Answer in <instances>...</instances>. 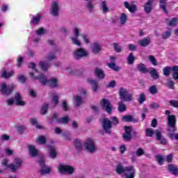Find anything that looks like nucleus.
<instances>
[{
    "instance_id": "1",
    "label": "nucleus",
    "mask_w": 178,
    "mask_h": 178,
    "mask_svg": "<svg viewBox=\"0 0 178 178\" xmlns=\"http://www.w3.org/2000/svg\"><path fill=\"white\" fill-rule=\"evenodd\" d=\"M115 172L118 175H124L125 178H135L136 170L133 165L123 166V164L119 163L115 166Z\"/></svg>"
},
{
    "instance_id": "2",
    "label": "nucleus",
    "mask_w": 178,
    "mask_h": 178,
    "mask_svg": "<svg viewBox=\"0 0 178 178\" xmlns=\"http://www.w3.org/2000/svg\"><path fill=\"white\" fill-rule=\"evenodd\" d=\"M9 160L8 159H3L1 165L2 166H5L4 170H8V168L10 169L12 173H16L19 169L22 168V165H23V160L20 158H15L14 159V162L11 164H8Z\"/></svg>"
},
{
    "instance_id": "3",
    "label": "nucleus",
    "mask_w": 178,
    "mask_h": 178,
    "mask_svg": "<svg viewBox=\"0 0 178 178\" xmlns=\"http://www.w3.org/2000/svg\"><path fill=\"white\" fill-rule=\"evenodd\" d=\"M167 136L170 138H173V136L175 135V131H177V128H176V116L169 115L167 118Z\"/></svg>"
},
{
    "instance_id": "4",
    "label": "nucleus",
    "mask_w": 178,
    "mask_h": 178,
    "mask_svg": "<svg viewBox=\"0 0 178 178\" xmlns=\"http://www.w3.org/2000/svg\"><path fill=\"white\" fill-rule=\"evenodd\" d=\"M124 133L122 134V138L124 141H131V138H137L138 133L133 129V127L125 126Z\"/></svg>"
},
{
    "instance_id": "5",
    "label": "nucleus",
    "mask_w": 178,
    "mask_h": 178,
    "mask_svg": "<svg viewBox=\"0 0 178 178\" xmlns=\"http://www.w3.org/2000/svg\"><path fill=\"white\" fill-rule=\"evenodd\" d=\"M15 88H16V86L13 83L6 85V83H2L0 84V92L3 97H9Z\"/></svg>"
},
{
    "instance_id": "6",
    "label": "nucleus",
    "mask_w": 178,
    "mask_h": 178,
    "mask_svg": "<svg viewBox=\"0 0 178 178\" xmlns=\"http://www.w3.org/2000/svg\"><path fill=\"white\" fill-rule=\"evenodd\" d=\"M84 148L89 154H94L98 150V148H97V145H95V140L92 138H88L86 140Z\"/></svg>"
},
{
    "instance_id": "7",
    "label": "nucleus",
    "mask_w": 178,
    "mask_h": 178,
    "mask_svg": "<svg viewBox=\"0 0 178 178\" xmlns=\"http://www.w3.org/2000/svg\"><path fill=\"white\" fill-rule=\"evenodd\" d=\"M38 163H39V166L40 169H39V172L42 176L44 175H49L52 168L51 167H47L45 165V160H44V156H40V160L38 161Z\"/></svg>"
},
{
    "instance_id": "8",
    "label": "nucleus",
    "mask_w": 178,
    "mask_h": 178,
    "mask_svg": "<svg viewBox=\"0 0 178 178\" xmlns=\"http://www.w3.org/2000/svg\"><path fill=\"white\" fill-rule=\"evenodd\" d=\"M120 99H123L126 102L133 101L134 95L129 93V90L124 88H120L119 90Z\"/></svg>"
},
{
    "instance_id": "9",
    "label": "nucleus",
    "mask_w": 178,
    "mask_h": 178,
    "mask_svg": "<svg viewBox=\"0 0 178 178\" xmlns=\"http://www.w3.org/2000/svg\"><path fill=\"white\" fill-rule=\"evenodd\" d=\"M101 106L104 111H106L107 113L111 115L112 111H113V106L111 104V102L108 99H103L101 102Z\"/></svg>"
},
{
    "instance_id": "10",
    "label": "nucleus",
    "mask_w": 178,
    "mask_h": 178,
    "mask_svg": "<svg viewBox=\"0 0 178 178\" xmlns=\"http://www.w3.org/2000/svg\"><path fill=\"white\" fill-rule=\"evenodd\" d=\"M87 56H88V52L83 48L77 49L74 53V58L77 60L81 59V58H87Z\"/></svg>"
},
{
    "instance_id": "11",
    "label": "nucleus",
    "mask_w": 178,
    "mask_h": 178,
    "mask_svg": "<svg viewBox=\"0 0 178 178\" xmlns=\"http://www.w3.org/2000/svg\"><path fill=\"white\" fill-rule=\"evenodd\" d=\"M103 130H104L105 133L107 134H111V129H112V122L108 118H104L103 120H100Z\"/></svg>"
},
{
    "instance_id": "12",
    "label": "nucleus",
    "mask_w": 178,
    "mask_h": 178,
    "mask_svg": "<svg viewBox=\"0 0 178 178\" xmlns=\"http://www.w3.org/2000/svg\"><path fill=\"white\" fill-rule=\"evenodd\" d=\"M60 6L58 1H53L50 8V15L54 17L59 16Z\"/></svg>"
},
{
    "instance_id": "13",
    "label": "nucleus",
    "mask_w": 178,
    "mask_h": 178,
    "mask_svg": "<svg viewBox=\"0 0 178 178\" xmlns=\"http://www.w3.org/2000/svg\"><path fill=\"white\" fill-rule=\"evenodd\" d=\"M155 136L156 141H159L160 144L162 145H168V140H166V138L162 136V131L161 129H156L155 131Z\"/></svg>"
},
{
    "instance_id": "14",
    "label": "nucleus",
    "mask_w": 178,
    "mask_h": 178,
    "mask_svg": "<svg viewBox=\"0 0 178 178\" xmlns=\"http://www.w3.org/2000/svg\"><path fill=\"white\" fill-rule=\"evenodd\" d=\"M74 37L71 38L72 43L77 47L81 46V42L79 40V35H80V31L77 27L74 28Z\"/></svg>"
},
{
    "instance_id": "15",
    "label": "nucleus",
    "mask_w": 178,
    "mask_h": 178,
    "mask_svg": "<svg viewBox=\"0 0 178 178\" xmlns=\"http://www.w3.org/2000/svg\"><path fill=\"white\" fill-rule=\"evenodd\" d=\"M47 86L50 88H59V80L56 77L50 78L47 81Z\"/></svg>"
},
{
    "instance_id": "16",
    "label": "nucleus",
    "mask_w": 178,
    "mask_h": 178,
    "mask_svg": "<svg viewBox=\"0 0 178 178\" xmlns=\"http://www.w3.org/2000/svg\"><path fill=\"white\" fill-rule=\"evenodd\" d=\"M22 98L23 97H22V95H20V92H15V105H17V106H24L26 105V102L22 99Z\"/></svg>"
},
{
    "instance_id": "17",
    "label": "nucleus",
    "mask_w": 178,
    "mask_h": 178,
    "mask_svg": "<svg viewBox=\"0 0 178 178\" xmlns=\"http://www.w3.org/2000/svg\"><path fill=\"white\" fill-rule=\"evenodd\" d=\"M34 80H38L39 83H40L42 86H47V84H48L49 79H47V76H45L44 74H40L34 77Z\"/></svg>"
},
{
    "instance_id": "18",
    "label": "nucleus",
    "mask_w": 178,
    "mask_h": 178,
    "mask_svg": "<svg viewBox=\"0 0 178 178\" xmlns=\"http://www.w3.org/2000/svg\"><path fill=\"white\" fill-rule=\"evenodd\" d=\"M124 6L126 8V9H128L130 13H136V12H137V5L136 4L130 5L129 2L124 1Z\"/></svg>"
},
{
    "instance_id": "19",
    "label": "nucleus",
    "mask_w": 178,
    "mask_h": 178,
    "mask_svg": "<svg viewBox=\"0 0 178 178\" xmlns=\"http://www.w3.org/2000/svg\"><path fill=\"white\" fill-rule=\"evenodd\" d=\"M29 155L32 158H35V156H38L40 155V151L35 148V146L29 145Z\"/></svg>"
},
{
    "instance_id": "20",
    "label": "nucleus",
    "mask_w": 178,
    "mask_h": 178,
    "mask_svg": "<svg viewBox=\"0 0 178 178\" xmlns=\"http://www.w3.org/2000/svg\"><path fill=\"white\" fill-rule=\"evenodd\" d=\"M154 2V0H148L145 4L144 10L147 15H149V13L152 12V4Z\"/></svg>"
},
{
    "instance_id": "21",
    "label": "nucleus",
    "mask_w": 178,
    "mask_h": 178,
    "mask_svg": "<svg viewBox=\"0 0 178 178\" xmlns=\"http://www.w3.org/2000/svg\"><path fill=\"white\" fill-rule=\"evenodd\" d=\"M168 169L171 175H173L174 176H178V167L177 165L171 163L168 165Z\"/></svg>"
},
{
    "instance_id": "22",
    "label": "nucleus",
    "mask_w": 178,
    "mask_h": 178,
    "mask_svg": "<svg viewBox=\"0 0 178 178\" xmlns=\"http://www.w3.org/2000/svg\"><path fill=\"white\" fill-rule=\"evenodd\" d=\"M39 67L42 72H47L51 67V63L48 61H40Z\"/></svg>"
},
{
    "instance_id": "23",
    "label": "nucleus",
    "mask_w": 178,
    "mask_h": 178,
    "mask_svg": "<svg viewBox=\"0 0 178 178\" xmlns=\"http://www.w3.org/2000/svg\"><path fill=\"white\" fill-rule=\"evenodd\" d=\"M88 83L92 86V90L94 92H97L98 91V88H99V86H98V82L97 81L92 79H88Z\"/></svg>"
},
{
    "instance_id": "24",
    "label": "nucleus",
    "mask_w": 178,
    "mask_h": 178,
    "mask_svg": "<svg viewBox=\"0 0 178 178\" xmlns=\"http://www.w3.org/2000/svg\"><path fill=\"white\" fill-rule=\"evenodd\" d=\"M95 76L99 80L105 79V72L100 68H96L95 70Z\"/></svg>"
},
{
    "instance_id": "25",
    "label": "nucleus",
    "mask_w": 178,
    "mask_h": 178,
    "mask_svg": "<svg viewBox=\"0 0 178 178\" xmlns=\"http://www.w3.org/2000/svg\"><path fill=\"white\" fill-rule=\"evenodd\" d=\"M137 70L140 73H142L143 74H147L149 72V70H147V67H145V64L140 63L137 65Z\"/></svg>"
},
{
    "instance_id": "26",
    "label": "nucleus",
    "mask_w": 178,
    "mask_h": 178,
    "mask_svg": "<svg viewBox=\"0 0 178 178\" xmlns=\"http://www.w3.org/2000/svg\"><path fill=\"white\" fill-rule=\"evenodd\" d=\"M122 122H127L128 123H130L131 122H134V123H137L138 122V119H134L133 118V115H127L122 116Z\"/></svg>"
},
{
    "instance_id": "27",
    "label": "nucleus",
    "mask_w": 178,
    "mask_h": 178,
    "mask_svg": "<svg viewBox=\"0 0 178 178\" xmlns=\"http://www.w3.org/2000/svg\"><path fill=\"white\" fill-rule=\"evenodd\" d=\"M138 43L140 47L145 48V47H148L151 44V39L149 38H145L139 40Z\"/></svg>"
},
{
    "instance_id": "28",
    "label": "nucleus",
    "mask_w": 178,
    "mask_h": 178,
    "mask_svg": "<svg viewBox=\"0 0 178 178\" xmlns=\"http://www.w3.org/2000/svg\"><path fill=\"white\" fill-rule=\"evenodd\" d=\"M74 105L76 108H79L83 104V98L80 95L74 96Z\"/></svg>"
},
{
    "instance_id": "29",
    "label": "nucleus",
    "mask_w": 178,
    "mask_h": 178,
    "mask_svg": "<svg viewBox=\"0 0 178 178\" xmlns=\"http://www.w3.org/2000/svg\"><path fill=\"white\" fill-rule=\"evenodd\" d=\"M67 167V165H66L65 163H60L57 167L58 173H60V175H66Z\"/></svg>"
},
{
    "instance_id": "30",
    "label": "nucleus",
    "mask_w": 178,
    "mask_h": 178,
    "mask_svg": "<svg viewBox=\"0 0 178 178\" xmlns=\"http://www.w3.org/2000/svg\"><path fill=\"white\" fill-rule=\"evenodd\" d=\"M49 155L51 159L56 158L58 153H56V149L54 146H49Z\"/></svg>"
},
{
    "instance_id": "31",
    "label": "nucleus",
    "mask_w": 178,
    "mask_h": 178,
    "mask_svg": "<svg viewBox=\"0 0 178 178\" xmlns=\"http://www.w3.org/2000/svg\"><path fill=\"white\" fill-rule=\"evenodd\" d=\"M91 50L92 54H98L99 52H101V46L99 45V43H92V44L91 45Z\"/></svg>"
},
{
    "instance_id": "32",
    "label": "nucleus",
    "mask_w": 178,
    "mask_h": 178,
    "mask_svg": "<svg viewBox=\"0 0 178 178\" xmlns=\"http://www.w3.org/2000/svg\"><path fill=\"white\" fill-rule=\"evenodd\" d=\"M40 20H41V15H40V14H38L35 16L32 17L30 24H33V26H37L38 23H40Z\"/></svg>"
},
{
    "instance_id": "33",
    "label": "nucleus",
    "mask_w": 178,
    "mask_h": 178,
    "mask_svg": "<svg viewBox=\"0 0 178 178\" xmlns=\"http://www.w3.org/2000/svg\"><path fill=\"white\" fill-rule=\"evenodd\" d=\"M15 75V71L12 70L9 72H8V71L6 70H3L1 72V77L2 79H10V77H12L13 76Z\"/></svg>"
},
{
    "instance_id": "34",
    "label": "nucleus",
    "mask_w": 178,
    "mask_h": 178,
    "mask_svg": "<svg viewBox=\"0 0 178 178\" xmlns=\"http://www.w3.org/2000/svg\"><path fill=\"white\" fill-rule=\"evenodd\" d=\"M165 22L170 27H175L178 24V18L177 17H173L172 18L171 21L169 22V18L165 19Z\"/></svg>"
},
{
    "instance_id": "35",
    "label": "nucleus",
    "mask_w": 178,
    "mask_h": 178,
    "mask_svg": "<svg viewBox=\"0 0 178 178\" xmlns=\"http://www.w3.org/2000/svg\"><path fill=\"white\" fill-rule=\"evenodd\" d=\"M100 9L102 10V13H108L109 12V7H108V4L106 3V1H102Z\"/></svg>"
},
{
    "instance_id": "36",
    "label": "nucleus",
    "mask_w": 178,
    "mask_h": 178,
    "mask_svg": "<svg viewBox=\"0 0 178 178\" xmlns=\"http://www.w3.org/2000/svg\"><path fill=\"white\" fill-rule=\"evenodd\" d=\"M58 113H54L51 115V118L48 119V122L49 123V124H54V123H56V122L58 123V120H59L58 118Z\"/></svg>"
},
{
    "instance_id": "37",
    "label": "nucleus",
    "mask_w": 178,
    "mask_h": 178,
    "mask_svg": "<svg viewBox=\"0 0 178 178\" xmlns=\"http://www.w3.org/2000/svg\"><path fill=\"white\" fill-rule=\"evenodd\" d=\"M172 79L174 80H178V66L175 65L172 67Z\"/></svg>"
},
{
    "instance_id": "38",
    "label": "nucleus",
    "mask_w": 178,
    "mask_h": 178,
    "mask_svg": "<svg viewBox=\"0 0 178 178\" xmlns=\"http://www.w3.org/2000/svg\"><path fill=\"white\" fill-rule=\"evenodd\" d=\"M152 70L149 72L150 76L154 79V80H158L159 79V74L155 68H151Z\"/></svg>"
},
{
    "instance_id": "39",
    "label": "nucleus",
    "mask_w": 178,
    "mask_h": 178,
    "mask_svg": "<svg viewBox=\"0 0 178 178\" xmlns=\"http://www.w3.org/2000/svg\"><path fill=\"white\" fill-rule=\"evenodd\" d=\"M35 35H38V37H42V35H44V34H47V30L42 27L39 28L35 31Z\"/></svg>"
},
{
    "instance_id": "40",
    "label": "nucleus",
    "mask_w": 178,
    "mask_h": 178,
    "mask_svg": "<svg viewBox=\"0 0 178 178\" xmlns=\"http://www.w3.org/2000/svg\"><path fill=\"white\" fill-rule=\"evenodd\" d=\"M166 2H168V0H159L161 9H162L165 13L168 14V10L166 9Z\"/></svg>"
},
{
    "instance_id": "41",
    "label": "nucleus",
    "mask_w": 178,
    "mask_h": 178,
    "mask_svg": "<svg viewBox=\"0 0 178 178\" xmlns=\"http://www.w3.org/2000/svg\"><path fill=\"white\" fill-rule=\"evenodd\" d=\"M127 108L126 107V104H124V102L123 101H120L118 102V111L119 112H125L127 111Z\"/></svg>"
},
{
    "instance_id": "42",
    "label": "nucleus",
    "mask_w": 178,
    "mask_h": 178,
    "mask_svg": "<svg viewBox=\"0 0 178 178\" xmlns=\"http://www.w3.org/2000/svg\"><path fill=\"white\" fill-rule=\"evenodd\" d=\"M166 159V156L165 155H160L158 154L156 156V160L157 161L159 165H163V161Z\"/></svg>"
},
{
    "instance_id": "43",
    "label": "nucleus",
    "mask_w": 178,
    "mask_h": 178,
    "mask_svg": "<svg viewBox=\"0 0 178 178\" xmlns=\"http://www.w3.org/2000/svg\"><path fill=\"white\" fill-rule=\"evenodd\" d=\"M47 143V138L44 136H41L37 138L36 144L44 145Z\"/></svg>"
},
{
    "instance_id": "44",
    "label": "nucleus",
    "mask_w": 178,
    "mask_h": 178,
    "mask_svg": "<svg viewBox=\"0 0 178 178\" xmlns=\"http://www.w3.org/2000/svg\"><path fill=\"white\" fill-rule=\"evenodd\" d=\"M48 108H49V105L47 103H44L41 108L40 115H47L48 112Z\"/></svg>"
},
{
    "instance_id": "45",
    "label": "nucleus",
    "mask_w": 178,
    "mask_h": 178,
    "mask_svg": "<svg viewBox=\"0 0 178 178\" xmlns=\"http://www.w3.org/2000/svg\"><path fill=\"white\" fill-rule=\"evenodd\" d=\"M75 148L77 151L83 150V144L81 143V140L79 139L75 140Z\"/></svg>"
},
{
    "instance_id": "46",
    "label": "nucleus",
    "mask_w": 178,
    "mask_h": 178,
    "mask_svg": "<svg viewBox=\"0 0 178 178\" xmlns=\"http://www.w3.org/2000/svg\"><path fill=\"white\" fill-rule=\"evenodd\" d=\"M70 120L69 119V117L65 116V117H63L61 118H58V123L63 124H67V123H69Z\"/></svg>"
},
{
    "instance_id": "47",
    "label": "nucleus",
    "mask_w": 178,
    "mask_h": 178,
    "mask_svg": "<svg viewBox=\"0 0 178 178\" xmlns=\"http://www.w3.org/2000/svg\"><path fill=\"white\" fill-rule=\"evenodd\" d=\"M163 72L165 77H169L170 76V72H172V67L166 66L163 68Z\"/></svg>"
},
{
    "instance_id": "48",
    "label": "nucleus",
    "mask_w": 178,
    "mask_h": 178,
    "mask_svg": "<svg viewBox=\"0 0 178 178\" xmlns=\"http://www.w3.org/2000/svg\"><path fill=\"white\" fill-rule=\"evenodd\" d=\"M149 92L152 94V95H155L156 94H158V88H156V86L153 85L150 86L149 88Z\"/></svg>"
},
{
    "instance_id": "49",
    "label": "nucleus",
    "mask_w": 178,
    "mask_h": 178,
    "mask_svg": "<svg viewBox=\"0 0 178 178\" xmlns=\"http://www.w3.org/2000/svg\"><path fill=\"white\" fill-rule=\"evenodd\" d=\"M126 22H127V15L126 13H122L120 17V24H126Z\"/></svg>"
},
{
    "instance_id": "50",
    "label": "nucleus",
    "mask_w": 178,
    "mask_h": 178,
    "mask_svg": "<svg viewBox=\"0 0 178 178\" xmlns=\"http://www.w3.org/2000/svg\"><path fill=\"white\" fill-rule=\"evenodd\" d=\"M134 60H136V57L133 55V53H130L129 56L127 57V63L129 65H133L134 63Z\"/></svg>"
},
{
    "instance_id": "51",
    "label": "nucleus",
    "mask_w": 178,
    "mask_h": 178,
    "mask_svg": "<svg viewBox=\"0 0 178 178\" xmlns=\"http://www.w3.org/2000/svg\"><path fill=\"white\" fill-rule=\"evenodd\" d=\"M51 104H53L54 106H56V105L59 104V96L58 95L52 96Z\"/></svg>"
},
{
    "instance_id": "52",
    "label": "nucleus",
    "mask_w": 178,
    "mask_h": 178,
    "mask_svg": "<svg viewBox=\"0 0 178 178\" xmlns=\"http://www.w3.org/2000/svg\"><path fill=\"white\" fill-rule=\"evenodd\" d=\"M74 173V168L67 165V168L65 169V175H73Z\"/></svg>"
},
{
    "instance_id": "53",
    "label": "nucleus",
    "mask_w": 178,
    "mask_h": 178,
    "mask_svg": "<svg viewBox=\"0 0 178 178\" xmlns=\"http://www.w3.org/2000/svg\"><path fill=\"white\" fill-rule=\"evenodd\" d=\"M113 48L118 54H120L123 51L122 46L119 45L118 43H113Z\"/></svg>"
},
{
    "instance_id": "54",
    "label": "nucleus",
    "mask_w": 178,
    "mask_h": 178,
    "mask_svg": "<svg viewBox=\"0 0 178 178\" xmlns=\"http://www.w3.org/2000/svg\"><path fill=\"white\" fill-rule=\"evenodd\" d=\"M167 86L168 88L171 90H175V81H172L171 78L167 79Z\"/></svg>"
},
{
    "instance_id": "55",
    "label": "nucleus",
    "mask_w": 178,
    "mask_h": 178,
    "mask_svg": "<svg viewBox=\"0 0 178 178\" xmlns=\"http://www.w3.org/2000/svg\"><path fill=\"white\" fill-rule=\"evenodd\" d=\"M86 6L90 13H92V12H94V4L92 3V1H88L86 3Z\"/></svg>"
},
{
    "instance_id": "56",
    "label": "nucleus",
    "mask_w": 178,
    "mask_h": 178,
    "mask_svg": "<svg viewBox=\"0 0 178 178\" xmlns=\"http://www.w3.org/2000/svg\"><path fill=\"white\" fill-rule=\"evenodd\" d=\"M17 80H18V81H20V83H22V84H24V83H26V81H27V78L24 75H18L17 76Z\"/></svg>"
},
{
    "instance_id": "57",
    "label": "nucleus",
    "mask_w": 178,
    "mask_h": 178,
    "mask_svg": "<svg viewBox=\"0 0 178 178\" xmlns=\"http://www.w3.org/2000/svg\"><path fill=\"white\" fill-rule=\"evenodd\" d=\"M148 58L149 60L151 62L152 64H153L154 66H158V61L154 56H149Z\"/></svg>"
},
{
    "instance_id": "58",
    "label": "nucleus",
    "mask_w": 178,
    "mask_h": 178,
    "mask_svg": "<svg viewBox=\"0 0 178 178\" xmlns=\"http://www.w3.org/2000/svg\"><path fill=\"white\" fill-rule=\"evenodd\" d=\"M145 101H147V97L144 93H141L139 96L138 102L139 104H143Z\"/></svg>"
},
{
    "instance_id": "59",
    "label": "nucleus",
    "mask_w": 178,
    "mask_h": 178,
    "mask_svg": "<svg viewBox=\"0 0 178 178\" xmlns=\"http://www.w3.org/2000/svg\"><path fill=\"white\" fill-rule=\"evenodd\" d=\"M108 67L110 69H113V70H115V72H119V67L116 66V63H111L108 64Z\"/></svg>"
},
{
    "instance_id": "60",
    "label": "nucleus",
    "mask_w": 178,
    "mask_h": 178,
    "mask_svg": "<svg viewBox=\"0 0 178 178\" xmlns=\"http://www.w3.org/2000/svg\"><path fill=\"white\" fill-rule=\"evenodd\" d=\"M154 134L155 135V131H153L152 129H146V136L147 137H153Z\"/></svg>"
},
{
    "instance_id": "61",
    "label": "nucleus",
    "mask_w": 178,
    "mask_h": 178,
    "mask_svg": "<svg viewBox=\"0 0 178 178\" xmlns=\"http://www.w3.org/2000/svg\"><path fill=\"white\" fill-rule=\"evenodd\" d=\"M55 58H56V56L54 53H49L46 56V59H47V60H49V62H51V60H54V59H55Z\"/></svg>"
},
{
    "instance_id": "62",
    "label": "nucleus",
    "mask_w": 178,
    "mask_h": 178,
    "mask_svg": "<svg viewBox=\"0 0 178 178\" xmlns=\"http://www.w3.org/2000/svg\"><path fill=\"white\" fill-rule=\"evenodd\" d=\"M111 124H113V126H118L119 124V119H118L116 117H111Z\"/></svg>"
},
{
    "instance_id": "63",
    "label": "nucleus",
    "mask_w": 178,
    "mask_h": 178,
    "mask_svg": "<svg viewBox=\"0 0 178 178\" xmlns=\"http://www.w3.org/2000/svg\"><path fill=\"white\" fill-rule=\"evenodd\" d=\"M137 156H143L145 152H144V149L143 148H138L137 151L136 152Z\"/></svg>"
},
{
    "instance_id": "64",
    "label": "nucleus",
    "mask_w": 178,
    "mask_h": 178,
    "mask_svg": "<svg viewBox=\"0 0 178 178\" xmlns=\"http://www.w3.org/2000/svg\"><path fill=\"white\" fill-rule=\"evenodd\" d=\"M170 104L174 108H178V100H171L170 101Z\"/></svg>"
}]
</instances>
